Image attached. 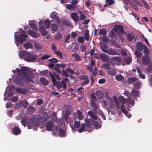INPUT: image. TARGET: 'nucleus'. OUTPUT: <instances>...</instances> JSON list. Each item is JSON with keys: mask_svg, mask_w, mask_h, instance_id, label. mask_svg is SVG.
Segmentation results:
<instances>
[{"mask_svg": "<svg viewBox=\"0 0 152 152\" xmlns=\"http://www.w3.org/2000/svg\"><path fill=\"white\" fill-rule=\"evenodd\" d=\"M16 71L18 72V76L19 78L16 77L14 79V81L16 84L21 85L22 80L26 83L34 82V81L28 76L27 73V72H28L27 68L26 67L22 66L20 70L18 68H17Z\"/></svg>", "mask_w": 152, "mask_h": 152, "instance_id": "f257e3e1", "label": "nucleus"}, {"mask_svg": "<svg viewBox=\"0 0 152 152\" xmlns=\"http://www.w3.org/2000/svg\"><path fill=\"white\" fill-rule=\"evenodd\" d=\"M20 58H23L24 60L28 62L34 61L37 57V56L32 53L23 51L19 53Z\"/></svg>", "mask_w": 152, "mask_h": 152, "instance_id": "f03ea898", "label": "nucleus"}, {"mask_svg": "<svg viewBox=\"0 0 152 152\" xmlns=\"http://www.w3.org/2000/svg\"><path fill=\"white\" fill-rule=\"evenodd\" d=\"M49 74L54 86H56L58 89L61 88L62 87L64 89L66 88V85L64 80H62L61 82L60 81H56L54 75L50 72H49Z\"/></svg>", "mask_w": 152, "mask_h": 152, "instance_id": "7ed1b4c3", "label": "nucleus"}, {"mask_svg": "<svg viewBox=\"0 0 152 152\" xmlns=\"http://www.w3.org/2000/svg\"><path fill=\"white\" fill-rule=\"evenodd\" d=\"M45 24L46 28H48V19H46L44 23L43 21H40L39 23V31L43 35H45L47 34V32L44 26Z\"/></svg>", "mask_w": 152, "mask_h": 152, "instance_id": "20e7f679", "label": "nucleus"}, {"mask_svg": "<svg viewBox=\"0 0 152 152\" xmlns=\"http://www.w3.org/2000/svg\"><path fill=\"white\" fill-rule=\"evenodd\" d=\"M14 37L17 42L22 43L26 40L28 36L26 34H22L20 35H18L17 37L16 35H15Z\"/></svg>", "mask_w": 152, "mask_h": 152, "instance_id": "39448f33", "label": "nucleus"}, {"mask_svg": "<svg viewBox=\"0 0 152 152\" xmlns=\"http://www.w3.org/2000/svg\"><path fill=\"white\" fill-rule=\"evenodd\" d=\"M118 32L117 31V29H116L115 26L111 30L110 34L109 36L112 38H115L118 39Z\"/></svg>", "mask_w": 152, "mask_h": 152, "instance_id": "423d86ee", "label": "nucleus"}, {"mask_svg": "<svg viewBox=\"0 0 152 152\" xmlns=\"http://www.w3.org/2000/svg\"><path fill=\"white\" fill-rule=\"evenodd\" d=\"M96 58L97 59L99 58L103 62H107L109 60L108 56L104 53H100L98 57L97 56V57H96Z\"/></svg>", "mask_w": 152, "mask_h": 152, "instance_id": "0eeeda50", "label": "nucleus"}, {"mask_svg": "<svg viewBox=\"0 0 152 152\" xmlns=\"http://www.w3.org/2000/svg\"><path fill=\"white\" fill-rule=\"evenodd\" d=\"M80 78L82 80L81 83L82 85H86L90 82L89 77L87 75H82L80 77Z\"/></svg>", "mask_w": 152, "mask_h": 152, "instance_id": "6e6552de", "label": "nucleus"}, {"mask_svg": "<svg viewBox=\"0 0 152 152\" xmlns=\"http://www.w3.org/2000/svg\"><path fill=\"white\" fill-rule=\"evenodd\" d=\"M150 57L148 55H145L142 57V61L143 64L147 65H148L151 61Z\"/></svg>", "mask_w": 152, "mask_h": 152, "instance_id": "1a4fd4ad", "label": "nucleus"}, {"mask_svg": "<svg viewBox=\"0 0 152 152\" xmlns=\"http://www.w3.org/2000/svg\"><path fill=\"white\" fill-rule=\"evenodd\" d=\"M50 21L48 20V28L50 27V29L53 33V31H56L58 30V27L57 24H52L50 26Z\"/></svg>", "mask_w": 152, "mask_h": 152, "instance_id": "9d476101", "label": "nucleus"}, {"mask_svg": "<svg viewBox=\"0 0 152 152\" xmlns=\"http://www.w3.org/2000/svg\"><path fill=\"white\" fill-rule=\"evenodd\" d=\"M117 31H119L118 34L121 35L126 34V32L124 31V27L121 25H115Z\"/></svg>", "mask_w": 152, "mask_h": 152, "instance_id": "9b49d317", "label": "nucleus"}, {"mask_svg": "<svg viewBox=\"0 0 152 152\" xmlns=\"http://www.w3.org/2000/svg\"><path fill=\"white\" fill-rule=\"evenodd\" d=\"M12 134L14 135H18L20 133L21 131L18 126L13 127L12 130Z\"/></svg>", "mask_w": 152, "mask_h": 152, "instance_id": "f8f14e48", "label": "nucleus"}, {"mask_svg": "<svg viewBox=\"0 0 152 152\" xmlns=\"http://www.w3.org/2000/svg\"><path fill=\"white\" fill-rule=\"evenodd\" d=\"M141 82L138 80H137L133 83V87L135 89H139L141 87Z\"/></svg>", "mask_w": 152, "mask_h": 152, "instance_id": "ddd939ff", "label": "nucleus"}, {"mask_svg": "<svg viewBox=\"0 0 152 152\" xmlns=\"http://www.w3.org/2000/svg\"><path fill=\"white\" fill-rule=\"evenodd\" d=\"M70 17L75 22H77L79 21V18L76 13H72Z\"/></svg>", "mask_w": 152, "mask_h": 152, "instance_id": "4468645a", "label": "nucleus"}, {"mask_svg": "<svg viewBox=\"0 0 152 152\" xmlns=\"http://www.w3.org/2000/svg\"><path fill=\"white\" fill-rule=\"evenodd\" d=\"M107 53L108 54L111 55H118L117 51L112 48L108 49V50H107Z\"/></svg>", "mask_w": 152, "mask_h": 152, "instance_id": "2eb2a0df", "label": "nucleus"}, {"mask_svg": "<svg viewBox=\"0 0 152 152\" xmlns=\"http://www.w3.org/2000/svg\"><path fill=\"white\" fill-rule=\"evenodd\" d=\"M15 90L18 92L22 94H26L27 92L26 90L20 88H16Z\"/></svg>", "mask_w": 152, "mask_h": 152, "instance_id": "dca6fc26", "label": "nucleus"}, {"mask_svg": "<svg viewBox=\"0 0 152 152\" xmlns=\"http://www.w3.org/2000/svg\"><path fill=\"white\" fill-rule=\"evenodd\" d=\"M48 119V113L46 112L44 113L41 119L42 124H44Z\"/></svg>", "mask_w": 152, "mask_h": 152, "instance_id": "f3484780", "label": "nucleus"}, {"mask_svg": "<svg viewBox=\"0 0 152 152\" xmlns=\"http://www.w3.org/2000/svg\"><path fill=\"white\" fill-rule=\"evenodd\" d=\"M136 48L138 50L140 51L142 50L144 48V45L142 44L141 43L138 42L136 44Z\"/></svg>", "mask_w": 152, "mask_h": 152, "instance_id": "a211bd4d", "label": "nucleus"}, {"mask_svg": "<svg viewBox=\"0 0 152 152\" xmlns=\"http://www.w3.org/2000/svg\"><path fill=\"white\" fill-rule=\"evenodd\" d=\"M92 124L96 128V129L100 128L101 127L102 125H99L96 121H91Z\"/></svg>", "mask_w": 152, "mask_h": 152, "instance_id": "6ab92c4d", "label": "nucleus"}, {"mask_svg": "<svg viewBox=\"0 0 152 152\" xmlns=\"http://www.w3.org/2000/svg\"><path fill=\"white\" fill-rule=\"evenodd\" d=\"M131 93L134 97H138L139 94V91L138 90L133 89L131 91Z\"/></svg>", "mask_w": 152, "mask_h": 152, "instance_id": "aec40b11", "label": "nucleus"}, {"mask_svg": "<svg viewBox=\"0 0 152 152\" xmlns=\"http://www.w3.org/2000/svg\"><path fill=\"white\" fill-rule=\"evenodd\" d=\"M137 80H138V79L136 77H130L127 80V83L129 84H132L133 82H134Z\"/></svg>", "mask_w": 152, "mask_h": 152, "instance_id": "412c9836", "label": "nucleus"}, {"mask_svg": "<svg viewBox=\"0 0 152 152\" xmlns=\"http://www.w3.org/2000/svg\"><path fill=\"white\" fill-rule=\"evenodd\" d=\"M66 7V9L71 10H75L77 7L72 4H67Z\"/></svg>", "mask_w": 152, "mask_h": 152, "instance_id": "4be33fe9", "label": "nucleus"}, {"mask_svg": "<svg viewBox=\"0 0 152 152\" xmlns=\"http://www.w3.org/2000/svg\"><path fill=\"white\" fill-rule=\"evenodd\" d=\"M29 25L33 29L38 31V28L37 27V25L33 21H31V22L29 21Z\"/></svg>", "mask_w": 152, "mask_h": 152, "instance_id": "5701e85b", "label": "nucleus"}, {"mask_svg": "<svg viewBox=\"0 0 152 152\" xmlns=\"http://www.w3.org/2000/svg\"><path fill=\"white\" fill-rule=\"evenodd\" d=\"M96 96L98 98L102 99L103 97L104 94L102 91H98L96 92Z\"/></svg>", "mask_w": 152, "mask_h": 152, "instance_id": "b1692460", "label": "nucleus"}, {"mask_svg": "<svg viewBox=\"0 0 152 152\" xmlns=\"http://www.w3.org/2000/svg\"><path fill=\"white\" fill-rule=\"evenodd\" d=\"M72 56L74 57L75 60L77 61H79L82 60L81 56L76 53H73L72 55Z\"/></svg>", "mask_w": 152, "mask_h": 152, "instance_id": "393cba45", "label": "nucleus"}, {"mask_svg": "<svg viewBox=\"0 0 152 152\" xmlns=\"http://www.w3.org/2000/svg\"><path fill=\"white\" fill-rule=\"evenodd\" d=\"M137 70L139 74V77L141 78L145 79V75L141 73L140 69L139 67H137Z\"/></svg>", "mask_w": 152, "mask_h": 152, "instance_id": "a878e982", "label": "nucleus"}, {"mask_svg": "<svg viewBox=\"0 0 152 152\" xmlns=\"http://www.w3.org/2000/svg\"><path fill=\"white\" fill-rule=\"evenodd\" d=\"M24 47L26 49L31 48L33 47L32 44L29 42H26L23 45Z\"/></svg>", "mask_w": 152, "mask_h": 152, "instance_id": "bb28decb", "label": "nucleus"}, {"mask_svg": "<svg viewBox=\"0 0 152 152\" xmlns=\"http://www.w3.org/2000/svg\"><path fill=\"white\" fill-rule=\"evenodd\" d=\"M108 73L111 75H115L116 74L115 69L113 68H110L107 70Z\"/></svg>", "mask_w": 152, "mask_h": 152, "instance_id": "cd10ccee", "label": "nucleus"}, {"mask_svg": "<svg viewBox=\"0 0 152 152\" xmlns=\"http://www.w3.org/2000/svg\"><path fill=\"white\" fill-rule=\"evenodd\" d=\"M28 33L31 36L34 38H36L37 36V34L35 32L32 30H28Z\"/></svg>", "mask_w": 152, "mask_h": 152, "instance_id": "c85d7f7f", "label": "nucleus"}, {"mask_svg": "<svg viewBox=\"0 0 152 152\" xmlns=\"http://www.w3.org/2000/svg\"><path fill=\"white\" fill-rule=\"evenodd\" d=\"M40 82L42 84L46 85L48 84V80L46 78L44 77H42L40 78Z\"/></svg>", "mask_w": 152, "mask_h": 152, "instance_id": "c756f323", "label": "nucleus"}, {"mask_svg": "<svg viewBox=\"0 0 152 152\" xmlns=\"http://www.w3.org/2000/svg\"><path fill=\"white\" fill-rule=\"evenodd\" d=\"M88 114L92 119L95 120L97 119V117L92 112L90 111H89L88 112Z\"/></svg>", "mask_w": 152, "mask_h": 152, "instance_id": "7c9ffc66", "label": "nucleus"}, {"mask_svg": "<svg viewBox=\"0 0 152 152\" xmlns=\"http://www.w3.org/2000/svg\"><path fill=\"white\" fill-rule=\"evenodd\" d=\"M53 127V122L50 121H48V131H51Z\"/></svg>", "mask_w": 152, "mask_h": 152, "instance_id": "2f4dec72", "label": "nucleus"}, {"mask_svg": "<svg viewBox=\"0 0 152 152\" xmlns=\"http://www.w3.org/2000/svg\"><path fill=\"white\" fill-rule=\"evenodd\" d=\"M134 36L132 34H128L127 35V39L129 42L132 41L134 39Z\"/></svg>", "mask_w": 152, "mask_h": 152, "instance_id": "473e14b6", "label": "nucleus"}, {"mask_svg": "<svg viewBox=\"0 0 152 152\" xmlns=\"http://www.w3.org/2000/svg\"><path fill=\"white\" fill-rule=\"evenodd\" d=\"M100 49L102 50L104 53H106L107 51V46L106 44H104V45H102L100 46Z\"/></svg>", "mask_w": 152, "mask_h": 152, "instance_id": "72a5a7b5", "label": "nucleus"}, {"mask_svg": "<svg viewBox=\"0 0 152 152\" xmlns=\"http://www.w3.org/2000/svg\"><path fill=\"white\" fill-rule=\"evenodd\" d=\"M50 118L53 121L56 120L57 118L56 113L53 112L50 116Z\"/></svg>", "mask_w": 152, "mask_h": 152, "instance_id": "f704fd0d", "label": "nucleus"}, {"mask_svg": "<svg viewBox=\"0 0 152 152\" xmlns=\"http://www.w3.org/2000/svg\"><path fill=\"white\" fill-rule=\"evenodd\" d=\"M114 101L115 106L116 109L118 110L120 107V104L118 100L117 99H114Z\"/></svg>", "mask_w": 152, "mask_h": 152, "instance_id": "c9c22d12", "label": "nucleus"}, {"mask_svg": "<svg viewBox=\"0 0 152 152\" xmlns=\"http://www.w3.org/2000/svg\"><path fill=\"white\" fill-rule=\"evenodd\" d=\"M141 2L143 4V5L145 8L148 10L150 9L149 6L145 0H141Z\"/></svg>", "mask_w": 152, "mask_h": 152, "instance_id": "e433bc0d", "label": "nucleus"}, {"mask_svg": "<svg viewBox=\"0 0 152 152\" xmlns=\"http://www.w3.org/2000/svg\"><path fill=\"white\" fill-rule=\"evenodd\" d=\"M126 103L129 104L134 105V100L131 98H128L126 99Z\"/></svg>", "mask_w": 152, "mask_h": 152, "instance_id": "4c0bfd02", "label": "nucleus"}, {"mask_svg": "<svg viewBox=\"0 0 152 152\" xmlns=\"http://www.w3.org/2000/svg\"><path fill=\"white\" fill-rule=\"evenodd\" d=\"M70 114V112L69 111L66 110L65 111L64 118L65 121H66L68 120Z\"/></svg>", "mask_w": 152, "mask_h": 152, "instance_id": "58836bf2", "label": "nucleus"}, {"mask_svg": "<svg viewBox=\"0 0 152 152\" xmlns=\"http://www.w3.org/2000/svg\"><path fill=\"white\" fill-rule=\"evenodd\" d=\"M78 117L79 120H82L83 119L82 113L80 110H78L77 111Z\"/></svg>", "mask_w": 152, "mask_h": 152, "instance_id": "ea45409f", "label": "nucleus"}, {"mask_svg": "<svg viewBox=\"0 0 152 152\" xmlns=\"http://www.w3.org/2000/svg\"><path fill=\"white\" fill-rule=\"evenodd\" d=\"M59 135L61 137H64L65 136V133L64 130L61 129L60 128L59 129Z\"/></svg>", "mask_w": 152, "mask_h": 152, "instance_id": "a19ab883", "label": "nucleus"}, {"mask_svg": "<svg viewBox=\"0 0 152 152\" xmlns=\"http://www.w3.org/2000/svg\"><path fill=\"white\" fill-rule=\"evenodd\" d=\"M115 78L117 80L121 81L123 80L124 79V77L121 75H118L115 76Z\"/></svg>", "mask_w": 152, "mask_h": 152, "instance_id": "79ce46f5", "label": "nucleus"}, {"mask_svg": "<svg viewBox=\"0 0 152 152\" xmlns=\"http://www.w3.org/2000/svg\"><path fill=\"white\" fill-rule=\"evenodd\" d=\"M136 0H124L125 4L126 5H128L129 4H132L133 3H136Z\"/></svg>", "mask_w": 152, "mask_h": 152, "instance_id": "37998d69", "label": "nucleus"}, {"mask_svg": "<svg viewBox=\"0 0 152 152\" xmlns=\"http://www.w3.org/2000/svg\"><path fill=\"white\" fill-rule=\"evenodd\" d=\"M28 105V101L26 100H23L22 103V106L24 108L27 107Z\"/></svg>", "mask_w": 152, "mask_h": 152, "instance_id": "c03bdc74", "label": "nucleus"}, {"mask_svg": "<svg viewBox=\"0 0 152 152\" xmlns=\"http://www.w3.org/2000/svg\"><path fill=\"white\" fill-rule=\"evenodd\" d=\"M124 60V62L126 64H130L132 60V58L129 57L126 58Z\"/></svg>", "mask_w": 152, "mask_h": 152, "instance_id": "a18cd8bd", "label": "nucleus"}, {"mask_svg": "<svg viewBox=\"0 0 152 152\" xmlns=\"http://www.w3.org/2000/svg\"><path fill=\"white\" fill-rule=\"evenodd\" d=\"M85 128V125L84 124H81L80 129L78 130L79 133H81L84 131Z\"/></svg>", "mask_w": 152, "mask_h": 152, "instance_id": "49530a36", "label": "nucleus"}, {"mask_svg": "<svg viewBox=\"0 0 152 152\" xmlns=\"http://www.w3.org/2000/svg\"><path fill=\"white\" fill-rule=\"evenodd\" d=\"M91 105L94 110H96L97 109V107L96 104L93 101H91Z\"/></svg>", "mask_w": 152, "mask_h": 152, "instance_id": "de8ad7c7", "label": "nucleus"}, {"mask_svg": "<svg viewBox=\"0 0 152 152\" xmlns=\"http://www.w3.org/2000/svg\"><path fill=\"white\" fill-rule=\"evenodd\" d=\"M50 17L55 19H57L58 18V16L56 12H52L50 15Z\"/></svg>", "mask_w": 152, "mask_h": 152, "instance_id": "09e8293b", "label": "nucleus"}, {"mask_svg": "<svg viewBox=\"0 0 152 152\" xmlns=\"http://www.w3.org/2000/svg\"><path fill=\"white\" fill-rule=\"evenodd\" d=\"M119 100L122 104H125L126 103V100L123 96H120L119 98Z\"/></svg>", "mask_w": 152, "mask_h": 152, "instance_id": "8fccbe9b", "label": "nucleus"}, {"mask_svg": "<svg viewBox=\"0 0 152 152\" xmlns=\"http://www.w3.org/2000/svg\"><path fill=\"white\" fill-rule=\"evenodd\" d=\"M78 42L80 43L83 44L85 41L84 38L83 36L79 37L77 38Z\"/></svg>", "mask_w": 152, "mask_h": 152, "instance_id": "3c124183", "label": "nucleus"}, {"mask_svg": "<svg viewBox=\"0 0 152 152\" xmlns=\"http://www.w3.org/2000/svg\"><path fill=\"white\" fill-rule=\"evenodd\" d=\"M99 33L103 35H105L107 34V31L105 29L102 28L100 30Z\"/></svg>", "mask_w": 152, "mask_h": 152, "instance_id": "603ef678", "label": "nucleus"}, {"mask_svg": "<svg viewBox=\"0 0 152 152\" xmlns=\"http://www.w3.org/2000/svg\"><path fill=\"white\" fill-rule=\"evenodd\" d=\"M135 54L137 58H140L142 56L141 52L138 51L137 50H135Z\"/></svg>", "mask_w": 152, "mask_h": 152, "instance_id": "864d4df0", "label": "nucleus"}, {"mask_svg": "<svg viewBox=\"0 0 152 152\" xmlns=\"http://www.w3.org/2000/svg\"><path fill=\"white\" fill-rule=\"evenodd\" d=\"M84 36L86 40L88 41L89 40V35L88 33V30L85 33Z\"/></svg>", "mask_w": 152, "mask_h": 152, "instance_id": "5fc2aeb1", "label": "nucleus"}, {"mask_svg": "<svg viewBox=\"0 0 152 152\" xmlns=\"http://www.w3.org/2000/svg\"><path fill=\"white\" fill-rule=\"evenodd\" d=\"M121 109L122 112L124 114H127L128 113L127 111L125 108V106L124 105L122 104L121 105Z\"/></svg>", "mask_w": 152, "mask_h": 152, "instance_id": "6e6d98bb", "label": "nucleus"}, {"mask_svg": "<svg viewBox=\"0 0 152 152\" xmlns=\"http://www.w3.org/2000/svg\"><path fill=\"white\" fill-rule=\"evenodd\" d=\"M36 116L35 115H32L31 116L30 118L29 121L31 122L34 123L36 119Z\"/></svg>", "mask_w": 152, "mask_h": 152, "instance_id": "4d7b16f0", "label": "nucleus"}, {"mask_svg": "<svg viewBox=\"0 0 152 152\" xmlns=\"http://www.w3.org/2000/svg\"><path fill=\"white\" fill-rule=\"evenodd\" d=\"M112 59L114 60L119 62H121L122 61V59L120 57H112Z\"/></svg>", "mask_w": 152, "mask_h": 152, "instance_id": "13d9d810", "label": "nucleus"}, {"mask_svg": "<svg viewBox=\"0 0 152 152\" xmlns=\"http://www.w3.org/2000/svg\"><path fill=\"white\" fill-rule=\"evenodd\" d=\"M55 54L59 56L60 57L62 58L63 56L62 53L60 51L56 50L54 52Z\"/></svg>", "mask_w": 152, "mask_h": 152, "instance_id": "bf43d9fd", "label": "nucleus"}, {"mask_svg": "<svg viewBox=\"0 0 152 152\" xmlns=\"http://www.w3.org/2000/svg\"><path fill=\"white\" fill-rule=\"evenodd\" d=\"M49 61L51 63L54 64L58 62V60L56 58H52L49 59Z\"/></svg>", "mask_w": 152, "mask_h": 152, "instance_id": "052dcab7", "label": "nucleus"}, {"mask_svg": "<svg viewBox=\"0 0 152 152\" xmlns=\"http://www.w3.org/2000/svg\"><path fill=\"white\" fill-rule=\"evenodd\" d=\"M27 121L28 120L26 118L23 117L20 122L23 125H25L27 122Z\"/></svg>", "mask_w": 152, "mask_h": 152, "instance_id": "680f3d73", "label": "nucleus"}, {"mask_svg": "<svg viewBox=\"0 0 152 152\" xmlns=\"http://www.w3.org/2000/svg\"><path fill=\"white\" fill-rule=\"evenodd\" d=\"M143 50H144V53L145 54V55H148L149 53V51L148 49L147 48L145 45H144V48Z\"/></svg>", "mask_w": 152, "mask_h": 152, "instance_id": "e2e57ef3", "label": "nucleus"}, {"mask_svg": "<svg viewBox=\"0 0 152 152\" xmlns=\"http://www.w3.org/2000/svg\"><path fill=\"white\" fill-rule=\"evenodd\" d=\"M147 69L149 72H152V61L148 66Z\"/></svg>", "mask_w": 152, "mask_h": 152, "instance_id": "0e129e2a", "label": "nucleus"}, {"mask_svg": "<svg viewBox=\"0 0 152 152\" xmlns=\"http://www.w3.org/2000/svg\"><path fill=\"white\" fill-rule=\"evenodd\" d=\"M136 4H137L133 3L132 4H130V5L133 9H134L136 10H139V8H138Z\"/></svg>", "mask_w": 152, "mask_h": 152, "instance_id": "69168bd1", "label": "nucleus"}, {"mask_svg": "<svg viewBox=\"0 0 152 152\" xmlns=\"http://www.w3.org/2000/svg\"><path fill=\"white\" fill-rule=\"evenodd\" d=\"M66 72H68L70 73V74H74L75 71L74 70L70 68H67L66 69Z\"/></svg>", "mask_w": 152, "mask_h": 152, "instance_id": "338daca9", "label": "nucleus"}, {"mask_svg": "<svg viewBox=\"0 0 152 152\" xmlns=\"http://www.w3.org/2000/svg\"><path fill=\"white\" fill-rule=\"evenodd\" d=\"M86 125V127L89 128L91 126V124L90 121L87 120L85 121Z\"/></svg>", "mask_w": 152, "mask_h": 152, "instance_id": "774afa93", "label": "nucleus"}]
</instances>
